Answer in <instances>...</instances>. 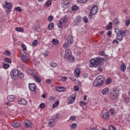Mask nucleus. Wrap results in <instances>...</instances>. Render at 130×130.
Listing matches in <instances>:
<instances>
[{
	"label": "nucleus",
	"mask_w": 130,
	"mask_h": 130,
	"mask_svg": "<svg viewBox=\"0 0 130 130\" xmlns=\"http://www.w3.org/2000/svg\"><path fill=\"white\" fill-rule=\"evenodd\" d=\"M104 60L101 57H97L93 58L89 61L90 68H97L99 64H101L102 62Z\"/></svg>",
	"instance_id": "obj_1"
},
{
	"label": "nucleus",
	"mask_w": 130,
	"mask_h": 130,
	"mask_svg": "<svg viewBox=\"0 0 130 130\" xmlns=\"http://www.w3.org/2000/svg\"><path fill=\"white\" fill-rule=\"evenodd\" d=\"M10 75L13 80H16L18 78V79H23L24 78V73L20 72L17 69L12 70L10 72Z\"/></svg>",
	"instance_id": "obj_2"
},
{
	"label": "nucleus",
	"mask_w": 130,
	"mask_h": 130,
	"mask_svg": "<svg viewBox=\"0 0 130 130\" xmlns=\"http://www.w3.org/2000/svg\"><path fill=\"white\" fill-rule=\"evenodd\" d=\"M68 16H64L62 18H61L57 23V26L59 29H62L63 27L67 28V27H68L67 23H68Z\"/></svg>",
	"instance_id": "obj_3"
},
{
	"label": "nucleus",
	"mask_w": 130,
	"mask_h": 130,
	"mask_svg": "<svg viewBox=\"0 0 130 130\" xmlns=\"http://www.w3.org/2000/svg\"><path fill=\"white\" fill-rule=\"evenodd\" d=\"M104 77L102 75L98 76L93 82L94 87H100L104 84Z\"/></svg>",
	"instance_id": "obj_4"
},
{
	"label": "nucleus",
	"mask_w": 130,
	"mask_h": 130,
	"mask_svg": "<svg viewBox=\"0 0 130 130\" xmlns=\"http://www.w3.org/2000/svg\"><path fill=\"white\" fill-rule=\"evenodd\" d=\"M119 91L117 88H113L110 93V97L112 100H115L118 98Z\"/></svg>",
	"instance_id": "obj_5"
},
{
	"label": "nucleus",
	"mask_w": 130,
	"mask_h": 130,
	"mask_svg": "<svg viewBox=\"0 0 130 130\" xmlns=\"http://www.w3.org/2000/svg\"><path fill=\"white\" fill-rule=\"evenodd\" d=\"M57 121V119L56 118H53L49 120V127H53L55 125V123Z\"/></svg>",
	"instance_id": "obj_6"
},
{
	"label": "nucleus",
	"mask_w": 130,
	"mask_h": 130,
	"mask_svg": "<svg viewBox=\"0 0 130 130\" xmlns=\"http://www.w3.org/2000/svg\"><path fill=\"white\" fill-rule=\"evenodd\" d=\"M127 31L125 30L123 31V32H121L119 34L117 35L116 36V39L118 40L120 42L122 41V40L123 39V35L126 33Z\"/></svg>",
	"instance_id": "obj_7"
},
{
	"label": "nucleus",
	"mask_w": 130,
	"mask_h": 130,
	"mask_svg": "<svg viewBox=\"0 0 130 130\" xmlns=\"http://www.w3.org/2000/svg\"><path fill=\"white\" fill-rule=\"evenodd\" d=\"M61 6L63 8H68L71 6V2L69 0H62Z\"/></svg>",
	"instance_id": "obj_8"
},
{
	"label": "nucleus",
	"mask_w": 130,
	"mask_h": 130,
	"mask_svg": "<svg viewBox=\"0 0 130 130\" xmlns=\"http://www.w3.org/2000/svg\"><path fill=\"white\" fill-rule=\"evenodd\" d=\"M72 56V51L70 49H68L65 51V54L64 55V58H69Z\"/></svg>",
	"instance_id": "obj_9"
},
{
	"label": "nucleus",
	"mask_w": 130,
	"mask_h": 130,
	"mask_svg": "<svg viewBox=\"0 0 130 130\" xmlns=\"http://www.w3.org/2000/svg\"><path fill=\"white\" fill-rule=\"evenodd\" d=\"M28 88L30 91L32 92H34L36 90V84L35 83H29L28 84Z\"/></svg>",
	"instance_id": "obj_10"
},
{
	"label": "nucleus",
	"mask_w": 130,
	"mask_h": 130,
	"mask_svg": "<svg viewBox=\"0 0 130 130\" xmlns=\"http://www.w3.org/2000/svg\"><path fill=\"white\" fill-rule=\"evenodd\" d=\"M98 12V7L95 5L92 7L90 11V14H92V15H96Z\"/></svg>",
	"instance_id": "obj_11"
},
{
	"label": "nucleus",
	"mask_w": 130,
	"mask_h": 130,
	"mask_svg": "<svg viewBox=\"0 0 130 130\" xmlns=\"http://www.w3.org/2000/svg\"><path fill=\"white\" fill-rule=\"evenodd\" d=\"M18 103L20 104V105H26L27 101L24 99H19Z\"/></svg>",
	"instance_id": "obj_12"
},
{
	"label": "nucleus",
	"mask_w": 130,
	"mask_h": 130,
	"mask_svg": "<svg viewBox=\"0 0 130 130\" xmlns=\"http://www.w3.org/2000/svg\"><path fill=\"white\" fill-rule=\"evenodd\" d=\"M81 73V70L79 68H76L74 71V75L76 78H79L80 77V74Z\"/></svg>",
	"instance_id": "obj_13"
},
{
	"label": "nucleus",
	"mask_w": 130,
	"mask_h": 130,
	"mask_svg": "<svg viewBox=\"0 0 130 130\" xmlns=\"http://www.w3.org/2000/svg\"><path fill=\"white\" fill-rule=\"evenodd\" d=\"M29 74L34 77V78L37 76V75H38V73L36 72V71L33 70V69H29Z\"/></svg>",
	"instance_id": "obj_14"
},
{
	"label": "nucleus",
	"mask_w": 130,
	"mask_h": 130,
	"mask_svg": "<svg viewBox=\"0 0 130 130\" xmlns=\"http://www.w3.org/2000/svg\"><path fill=\"white\" fill-rule=\"evenodd\" d=\"M12 125L13 127H20V126H21V123H20L19 122L13 121L12 123Z\"/></svg>",
	"instance_id": "obj_15"
},
{
	"label": "nucleus",
	"mask_w": 130,
	"mask_h": 130,
	"mask_svg": "<svg viewBox=\"0 0 130 130\" xmlns=\"http://www.w3.org/2000/svg\"><path fill=\"white\" fill-rule=\"evenodd\" d=\"M68 43H69L70 44H73L74 43V38L73 37V35H70L68 37Z\"/></svg>",
	"instance_id": "obj_16"
},
{
	"label": "nucleus",
	"mask_w": 130,
	"mask_h": 130,
	"mask_svg": "<svg viewBox=\"0 0 130 130\" xmlns=\"http://www.w3.org/2000/svg\"><path fill=\"white\" fill-rule=\"evenodd\" d=\"M15 99H16V97L14 95H10L7 96V100L10 102H13Z\"/></svg>",
	"instance_id": "obj_17"
},
{
	"label": "nucleus",
	"mask_w": 130,
	"mask_h": 130,
	"mask_svg": "<svg viewBox=\"0 0 130 130\" xmlns=\"http://www.w3.org/2000/svg\"><path fill=\"white\" fill-rule=\"evenodd\" d=\"M21 59L23 62H26L27 61V55H26V53L21 55Z\"/></svg>",
	"instance_id": "obj_18"
},
{
	"label": "nucleus",
	"mask_w": 130,
	"mask_h": 130,
	"mask_svg": "<svg viewBox=\"0 0 130 130\" xmlns=\"http://www.w3.org/2000/svg\"><path fill=\"white\" fill-rule=\"evenodd\" d=\"M120 70L123 73L125 72V70H126V66H125V64L124 63H122L120 64Z\"/></svg>",
	"instance_id": "obj_19"
},
{
	"label": "nucleus",
	"mask_w": 130,
	"mask_h": 130,
	"mask_svg": "<svg viewBox=\"0 0 130 130\" xmlns=\"http://www.w3.org/2000/svg\"><path fill=\"white\" fill-rule=\"evenodd\" d=\"M5 7L6 9L11 10L12 9V4L11 3H8V1H5Z\"/></svg>",
	"instance_id": "obj_20"
},
{
	"label": "nucleus",
	"mask_w": 130,
	"mask_h": 130,
	"mask_svg": "<svg viewBox=\"0 0 130 130\" xmlns=\"http://www.w3.org/2000/svg\"><path fill=\"white\" fill-rule=\"evenodd\" d=\"M109 93V88L106 87L104 88L102 90L103 95H107Z\"/></svg>",
	"instance_id": "obj_21"
},
{
	"label": "nucleus",
	"mask_w": 130,
	"mask_h": 130,
	"mask_svg": "<svg viewBox=\"0 0 130 130\" xmlns=\"http://www.w3.org/2000/svg\"><path fill=\"white\" fill-rule=\"evenodd\" d=\"M24 124L26 127H31V122L28 120H25L24 121Z\"/></svg>",
	"instance_id": "obj_22"
},
{
	"label": "nucleus",
	"mask_w": 130,
	"mask_h": 130,
	"mask_svg": "<svg viewBox=\"0 0 130 130\" xmlns=\"http://www.w3.org/2000/svg\"><path fill=\"white\" fill-rule=\"evenodd\" d=\"M113 23L115 26H118L120 24V21L118 18H116L113 20Z\"/></svg>",
	"instance_id": "obj_23"
},
{
	"label": "nucleus",
	"mask_w": 130,
	"mask_h": 130,
	"mask_svg": "<svg viewBox=\"0 0 130 130\" xmlns=\"http://www.w3.org/2000/svg\"><path fill=\"white\" fill-rule=\"evenodd\" d=\"M34 78L36 81V82H37V83H41L42 80L41 79V78L39 77V75L38 74L36 75V76L34 77Z\"/></svg>",
	"instance_id": "obj_24"
},
{
	"label": "nucleus",
	"mask_w": 130,
	"mask_h": 130,
	"mask_svg": "<svg viewBox=\"0 0 130 130\" xmlns=\"http://www.w3.org/2000/svg\"><path fill=\"white\" fill-rule=\"evenodd\" d=\"M64 90V88L63 87L56 86V91L58 92H62V91Z\"/></svg>",
	"instance_id": "obj_25"
},
{
	"label": "nucleus",
	"mask_w": 130,
	"mask_h": 130,
	"mask_svg": "<svg viewBox=\"0 0 130 130\" xmlns=\"http://www.w3.org/2000/svg\"><path fill=\"white\" fill-rule=\"evenodd\" d=\"M54 27V23L53 22H50L48 25V30H52V28Z\"/></svg>",
	"instance_id": "obj_26"
},
{
	"label": "nucleus",
	"mask_w": 130,
	"mask_h": 130,
	"mask_svg": "<svg viewBox=\"0 0 130 130\" xmlns=\"http://www.w3.org/2000/svg\"><path fill=\"white\" fill-rule=\"evenodd\" d=\"M103 118H104V119H108V118H109V113L108 112L104 113Z\"/></svg>",
	"instance_id": "obj_27"
},
{
	"label": "nucleus",
	"mask_w": 130,
	"mask_h": 130,
	"mask_svg": "<svg viewBox=\"0 0 130 130\" xmlns=\"http://www.w3.org/2000/svg\"><path fill=\"white\" fill-rule=\"evenodd\" d=\"M112 29V23L111 22H109L107 27H106V30H108Z\"/></svg>",
	"instance_id": "obj_28"
},
{
	"label": "nucleus",
	"mask_w": 130,
	"mask_h": 130,
	"mask_svg": "<svg viewBox=\"0 0 130 130\" xmlns=\"http://www.w3.org/2000/svg\"><path fill=\"white\" fill-rule=\"evenodd\" d=\"M75 100H76V98H75V97H73V96L69 97V102L70 104L74 103L75 102Z\"/></svg>",
	"instance_id": "obj_29"
},
{
	"label": "nucleus",
	"mask_w": 130,
	"mask_h": 130,
	"mask_svg": "<svg viewBox=\"0 0 130 130\" xmlns=\"http://www.w3.org/2000/svg\"><path fill=\"white\" fill-rule=\"evenodd\" d=\"M99 54L101 56H105V57H107V56H108V55H106V54H105V52H104V51H101L99 53Z\"/></svg>",
	"instance_id": "obj_30"
},
{
	"label": "nucleus",
	"mask_w": 130,
	"mask_h": 130,
	"mask_svg": "<svg viewBox=\"0 0 130 130\" xmlns=\"http://www.w3.org/2000/svg\"><path fill=\"white\" fill-rule=\"evenodd\" d=\"M59 105V101H56L54 104L52 105V108L54 109L55 107H57L58 105Z\"/></svg>",
	"instance_id": "obj_31"
},
{
	"label": "nucleus",
	"mask_w": 130,
	"mask_h": 130,
	"mask_svg": "<svg viewBox=\"0 0 130 130\" xmlns=\"http://www.w3.org/2000/svg\"><path fill=\"white\" fill-rule=\"evenodd\" d=\"M15 30L17 32H23L24 31V28L23 27H16Z\"/></svg>",
	"instance_id": "obj_32"
},
{
	"label": "nucleus",
	"mask_w": 130,
	"mask_h": 130,
	"mask_svg": "<svg viewBox=\"0 0 130 130\" xmlns=\"http://www.w3.org/2000/svg\"><path fill=\"white\" fill-rule=\"evenodd\" d=\"M4 54L7 56H11L12 53L10 51L6 50L4 51Z\"/></svg>",
	"instance_id": "obj_33"
},
{
	"label": "nucleus",
	"mask_w": 130,
	"mask_h": 130,
	"mask_svg": "<svg viewBox=\"0 0 130 130\" xmlns=\"http://www.w3.org/2000/svg\"><path fill=\"white\" fill-rule=\"evenodd\" d=\"M79 9V7L77 5H74L72 7V10L76 12V11H78Z\"/></svg>",
	"instance_id": "obj_34"
},
{
	"label": "nucleus",
	"mask_w": 130,
	"mask_h": 130,
	"mask_svg": "<svg viewBox=\"0 0 130 130\" xmlns=\"http://www.w3.org/2000/svg\"><path fill=\"white\" fill-rule=\"evenodd\" d=\"M50 66L52 68H56V67H57V63H56V62H51L50 63Z\"/></svg>",
	"instance_id": "obj_35"
},
{
	"label": "nucleus",
	"mask_w": 130,
	"mask_h": 130,
	"mask_svg": "<svg viewBox=\"0 0 130 130\" xmlns=\"http://www.w3.org/2000/svg\"><path fill=\"white\" fill-rule=\"evenodd\" d=\"M121 32H123V31H122L121 30H120L118 28L115 29V32L116 33V34H117V35H118V34H120V33H121Z\"/></svg>",
	"instance_id": "obj_36"
},
{
	"label": "nucleus",
	"mask_w": 130,
	"mask_h": 130,
	"mask_svg": "<svg viewBox=\"0 0 130 130\" xmlns=\"http://www.w3.org/2000/svg\"><path fill=\"white\" fill-rule=\"evenodd\" d=\"M52 42L54 45H57V44H58V40H57L56 39H53Z\"/></svg>",
	"instance_id": "obj_37"
},
{
	"label": "nucleus",
	"mask_w": 130,
	"mask_h": 130,
	"mask_svg": "<svg viewBox=\"0 0 130 130\" xmlns=\"http://www.w3.org/2000/svg\"><path fill=\"white\" fill-rule=\"evenodd\" d=\"M110 113L111 114V115H114L115 114V110L113 108H110Z\"/></svg>",
	"instance_id": "obj_38"
},
{
	"label": "nucleus",
	"mask_w": 130,
	"mask_h": 130,
	"mask_svg": "<svg viewBox=\"0 0 130 130\" xmlns=\"http://www.w3.org/2000/svg\"><path fill=\"white\" fill-rule=\"evenodd\" d=\"M46 7H47L49 8V7H50L51 6V1L50 0H48L46 3H45Z\"/></svg>",
	"instance_id": "obj_39"
},
{
	"label": "nucleus",
	"mask_w": 130,
	"mask_h": 130,
	"mask_svg": "<svg viewBox=\"0 0 130 130\" xmlns=\"http://www.w3.org/2000/svg\"><path fill=\"white\" fill-rule=\"evenodd\" d=\"M71 128H72V129H76V128H77V123H73L71 124Z\"/></svg>",
	"instance_id": "obj_40"
},
{
	"label": "nucleus",
	"mask_w": 130,
	"mask_h": 130,
	"mask_svg": "<svg viewBox=\"0 0 130 130\" xmlns=\"http://www.w3.org/2000/svg\"><path fill=\"white\" fill-rule=\"evenodd\" d=\"M3 68L4 69H5V70H7L8 69H9V68H10V64L5 63L3 64Z\"/></svg>",
	"instance_id": "obj_41"
},
{
	"label": "nucleus",
	"mask_w": 130,
	"mask_h": 130,
	"mask_svg": "<svg viewBox=\"0 0 130 130\" xmlns=\"http://www.w3.org/2000/svg\"><path fill=\"white\" fill-rule=\"evenodd\" d=\"M5 61L6 62H7L8 63H12V60H11V59L9 58H5L4 59Z\"/></svg>",
	"instance_id": "obj_42"
},
{
	"label": "nucleus",
	"mask_w": 130,
	"mask_h": 130,
	"mask_svg": "<svg viewBox=\"0 0 130 130\" xmlns=\"http://www.w3.org/2000/svg\"><path fill=\"white\" fill-rule=\"evenodd\" d=\"M32 44L33 46H36L38 44V41L35 40L32 41Z\"/></svg>",
	"instance_id": "obj_43"
},
{
	"label": "nucleus",
	"mask_w": 130,
	"mask_h": 130,
	"mask_svg": "<svg viewBox=\"0 0 130 130\" xmlns=\"http://www.w3.org/2000/svg\"><path fill=\"white\" fill-rule=\"evenodd\" d=\"M79 104L81 107H83V106H85V105H86V102L84 101H81L80 102Z\"/></svg>",
	"instance_id": "obj_44"
},
{
	"label": "nucleus",
	"mask_w": 130,
	"mask_h": 130,
	"mask_svg": "<svg viewBox=\"0 0 130 130\" xmlns=\"http://www.w3.org/2000/svg\"><path fill=\"white\" fill-rule=\"evenodd\" d=\"M70 44H71L69 43H66L63 45V46L64 47V48H69Z\"/></svg>",
	"instance_id": "obj_45"
},
{
	"label": "nucleus",
	"mask_w": 130,
	"mask_h": 130,
	"mask_svg": "<svg viewBox=\"0 0 130 130\" xmlns=\"http://www.w3.org/2000/svg\"><path fill=\"white\" fill-rule=\"evenodd\" d=\"M78 3L79 4H83L84 3H87L88 0H77Z\"/></svg>",
	"instance_id": "obj_46"
},
{
	"label": "nucleus",
	"mask_w": 130,
	"mask_h": 130,
	"mask_svg": "<svg viewBox=\"0 0 130 130\" xmlns=\"http://www.w3.org/2000/svg\"><path fill=\"white\" fill-rule=\"evenodd\" d=\"M53 20V16L52 15H50L48 18V21L49 22H51Z\"/></svg>",
	"instance_id": "obj_47"
},
{
	"label": "nucleus",
	"mask_w": 130,
	"mask_h": 130,
	"mask_svg": "<svg viewBox=\"0 0 130 130\" xmlns=\"http://www.w3.org/2000/svg\"><path fill=\"white\" fill-rule=\"evenodd\" d=\"M21 47H22L23 51L27 50V47L25 46V44H22Z\"/></svg>",
	"instance_id": "obj_48"
},
{
	"label": "nucleus",
	"mask_w": 130,
	"mask_h": 130,
	"mask_svg": "<svg viewBox=\"0 0 130 130\" xmlns=\"http://www.w3.org/2000/svg\"><path fill=\"white\" fill-rule=\"evenodd\" d=\"M15 11L17 12H22V9L20 7H17L15 8Z\"/></svg>",
	"instance_id": "obj_49"
},
{
	"label": "nucleus",
	"mask_w": 130,
	"mask_h": 130,
	"mask_svg": "<svg viewBox=\"0 0 130 130\" xmlns=\"http://www.w3.org/2000/svg\"><path fill=\"white\" fill-rule=\"evenodd\" d=\"M75 23H80L81 22V18L80 17H77L75 20Z\"/></svg>",
	"instance_id": "obj_50"
},
{
	"label": "nucleus",
	"mask_w": 130,
	"mask_h": 130,
	"mask_svg": "<svg viewBox=\"0 0 130 130\" xmlns=\"http://www.w3.org/2000/svg\"><path fill=\"white\" fill-rule=\"evenodd\" d=\"M106 83L107 85H108L109 84H110V83H111V79L110 78L107 79Z\"/></svg>",
	"instance_id": "obj_51"
},
{
	"label": "nucleus",
	"mask_w": 130,
	"mask_h": 130,
	"mask_svg": "<svg viewBox=\"0 0 130 130\" xmlns=\"http://www.w3.org/2000/svg\"><path fill=\"white\" fill-rule=\"evenodd\" d=\"M129 24H130V19H128L125 21V25L126 26H129Z\"/></svg>",
	"instance_id": "obj_52"
},
{
	"label": "nucleus",
	"mask_w": 130,
	"mask_h": 130,
	"mask_svg": "<svg viewBox=\"0 0 130 130\" xmlns=\"http://www.w3.org/2000/svg\"><path fill=\"white\" fill-rule=\"evenodd\" d=\"M70 120L74 121V120H76V116H71L70 118Z\"/></svg>",
	"instance_id": "obj_53"
},
{
	"label": "nucleus",
	"mask_w": 130,
	"mask_h": 130,
	"mask_svg": "<svg viewBox=\"0 0 130 130\" xmlns=\"http://www.w3.org/2000/svg\"><path fill=\"white\" fill-rule=\"evenodd\" d=\"M74 91H76V92H78L79 91V87L77 85H75L74 86Z\"/></svg>",
	"instance_id": "obj_54"
},
{
	"label": "nucleus",
	"mask_w": 130,
	"mask_h": 130,
	"mask_svg": "<svg viewBox=\"0 0 130 130\" xmlns=\"http://www.w3.org/2000/svg\"><path fill=\"white\" fill-rule=\"evenodd\" d=\"M43 55H44L45 57H47V56H48V51H45V52L43 53Z\"/></svg>",
	"instance_id": "obj_55"
},
{
	"label": "nucleus",
	"mask_w": 130,
	"mask_h": 130,
	"mask_svg": "<svg viewBox=\"0 0 130 130\" xmlns=\"http://www.w3.org/2000/svg\"><path fill=\"white\" fill-rule=\"evenodd\" d=\"M83 21L85 23H88V22H89V20H88V18L86 17H83Z\"/></svg>",
	"instance_id": "obj_56"
},
{
	"label": "nucleus",
	"mask_w": 130,
	"mask_h": 130,
	"mask_svg": "<svg viewBox=\"0 0 130 130\" xmlns=\"http://www.w3.org/2000/svg\"><path fill=\"white\" fill-rule=\"evenodd\" d=\"M40 108H44L45 107V104L42 103L40 105Z\"/></svg>",
	"instance_id": "obj_57"
},
{
	"label": "nucleus",
	"mask_w": 130,
	"mask_h": 130,
	"mask_svg": "<svg viewBox=\"0 0 130 130\" xmlns=\"http://www.w3.org/2000/svg\"><path fill=\"white\" fill-rule=\"evenodd\" d=\"M50 101H54L55 100V97L51 96L49 98Z\"/></svg>",
	"instance_id": "obj_58"
},
{
	"label": "nucleus",
	"mask_w": 130,
	"mask_h": 130,
	"mask_svg": "<svg viewBox=\"0 0 130 130\" xmlns=\"http://www.w3.org/2000/svg\"><path fill=\"white\" fill-rule=\"evenodd\" d=\"M46 84L49 85V84H51V79H47L46 80Z\"/></svg>",
	"instance_id": "obj_59"
},
{
	"label": "nucleus",
	"mask_w": 130,
	"mask_h": 130,
	"mask_svg": "<svg viewBox=\"0 0 130 130\" xmlns=\"http://www.w3.org/2000/svg\"><path fill=\"white\" fill-rule=\"evenodd\" d=\"M98 71L99 72H102V71H103V68H102L101 66L99 67L98 68Z\"/></svg>",
	"instance_id": "obj_60"
},
{
	"label": "nucleus",
	"mask_w": 130,
	"mask_h": 130,
	"mask_svg": "<svg viewBox=\"0 0 130 130\" xmlns=\"http://www.w3.org/2000/svg\"><path fill=\"white\" fill-rule=\"evenodd\" d=\"M67 77L63 76L62 77V81H63V82H66V81H67Z\"/></svg>",
	"instance_id": "obj_61"
},
{
	"label": "nucleus",
	"mask_w": 130,
	"mask_h": 130,
	"mask_svg": "<svg viewBox=\"0 0 130 130\" xmlns=\"http://www.w3.org/2000/svg\"><path fill=\"white\" fill-rule=\"evenodd\" d=\"M114 43H116V44H118L119 43V42H118L117 40H114L113 41V44H114Z\"/></svg>",
	"instance_id": "obj_62"
},
{
	"label": "nucleus",
	"mask_w": 130,
	"mask_h": 130,
	"mask_svg": "<svg viewBox=\"0 0 130 130\" xmlns=\"http://www.w3.org/2000/svg\"><path fill=\"white\" fill-rule=\"evenodd\" d=\"M125 102H126V103H128V102H129V98H125Z\"/></svg>",
	"instance_id": "obj_63"
},
{
	"label": "nucleus",
	"mask_w": 130,
	"mask_h": 130,
	"mask_svg": "<svg viewBox=\"0 0 130 130\" xmlns=\"http://www.w3.org/2000/svg\"><path fill=\"white\" fill-rule=\"evenodd\" d=\"M89 130H97L96 127H94L93 126H90Z\"/></svg>",
	"instance_id": "obj_64"
}]
</instances>
